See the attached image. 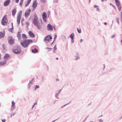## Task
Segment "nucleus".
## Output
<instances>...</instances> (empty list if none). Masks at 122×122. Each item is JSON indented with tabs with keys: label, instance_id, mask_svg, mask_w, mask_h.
Wrapping results in <instances>:
<instances>
[{
	"label": "nucleus",
	"instance_id": "nucleus-38",
	"mask_svg": "<svg viewBox=\"0 0 122 122\" xmlns=\"http://www.w3.org/2000/svg\"><path fill=\"white\" fill-rule=\"evenodd\" d=\"M74 38H71V42L73 43H74Z\"/></svg>",
	"mask_w": 122,
	"mask_h": 122
},
{
	"label": "nucleus",
	"instance_id": "nucleus-58",
	"mask_svg": "<svg viewBox=\"0 0 122 122\" xmlns=\"http://www.w3.org/2000/svg\"><path fill=\"white\" fill-rule=\"evenodd\" d=\"M89 117V116H88L87 117H86V118H85V120H86L87 118Z\"/></svg>",
	"mask_w": 122,
	"mask_h": 122
},
{
	"label": "nucleus",
	"instance_id": "nucleus-49",
	"mask_svg": "<svg viewBox=\"0 0 122 122\" xmlns=\"http://www.w3.org/2000/svg\"><path fill=\"white\" fill-rule=\"evenodd\" d=\"M40 1H41L42 2H43L44 3L45 2V0H40Z\"/></svg>",
	"mask_w": 122,
	"mask_h": 122
},
{
	"label": "nucleus",
	"instance_id": "nucleus-11",
	"mask_svg": "<svg viewBox=\"0 0 122 122\" xmlns=\"http://www.w3.org/2000/svg\"><path fill=\"white\" fill-rule=\"evenodd\" d=\"M53 26H52L51 24L49 23L47 25V30L49 31H52L53 30L52 29V27Z\"/></svg>",
	"mask_w": 122,
	"mask_h": 122
},
{
	"label": "nucleus",
	"instance_id": "nucleus-43",
	"mask_svg": "<svg viewBox=\"0 0 122 122\" xmlns=\"http://www.w3.org/2000/svg\"><path fill=\"white\" fill-rule=\"evenodd\" d=\"M15 107H11V110L12 111H13L15 109Z\"/></svg>",
	"mask_w": 122,
	"mask_h": 122
},
{
	"label": "nucleus",
	"instance_id": "nucleus-41",
	"mask_svg": "<svg viewBox=\"0 0 122 122\" xmlns=\"http://www.w3.org/2000/svg\"><path fill=\"white\" fill-rule=\"evenodd\" d=\"M26 24L27 25L26 27H28V26H29V22H26Z\"/></svg>",
	"mask_w": 122,
	"mask_h": 122
},
{
	"label": "nucleus",
	"instance_id": "nucleus-25",
	"mask_svg": "<svg viewBox=\"0 0 122 122\" xmlns=\"http://www.w3.org/2000/svg\"><path fill=\"white\" fill-rule=\"evenodd\" d=\"M12 105H11V107H15V103L13 101H12Z\"/></svg>",
	"mask_w": 122,
	"mask_h": 122
},
{
	"label": "nucleus",
	"instance_id": "nucleus-4",
	"mask_svg": "<svg viewBox=\"0 0 122 122\" xmlns=\"http://www.w3.org/2000/svg\"><path fill=\"white\" fill-rule=\"evenodd\" d=\"M7 15H4L2 18V21L1 24L4 26L7 25V24L8 20H7Z\"/></svg>",
	"mask_w": 122,
	"mask_h": 122
},
{
	"label": "nucleus",
	"instance_id": "nucleus-42",
	"mask_svg": "<svg viewBox=\"0 0 122 122\" xmlns=\"http://www.w3.org/2000/svg\"><path fill=\"white\" fill-rule=\"evenodd\" d=\"M58 95H56H56H55V97H56V98L57 99H59V98L58 97Z\"/></svg>",
	"mask_w": 122,
	"mask_h": 122
},
{
	"label": "nucleus",
	"instance_id": "nucleus-8",
	"mask_svg": "<svg viewBox=\"0 0 122 122\" xmlns=\"http://www.w3.org/2000/svg\"><path fill=\"white\" fill-rule=\"evenodd\" d=\"M52 39V38L50 35H48L46 36L44 38V41H49L50 40Z\"/></svg>",
	"mask_w": 122,
	"mask_h": 122
},
{
	"label": "nucleus",
	"instance_id": "nucleus-5",
	"mask_svg": "<svg viewBox=\"0 0 122 122\" xmlns=\"http://www.w3.org/2000/svg\"><path fill=\"white\" fill-rule=\"evenodd\" d=\"M22 12V11L20 10L18 13V15L17 16V24L18 25L20 24Z\"/></svg>",
	"mask_w": 122,
	"mask_h": 122
},
{
	"label": "nucleus",
	"instance_id": "nucleus-63",
	"mask_svg": "<svg viewBox=\"0 0 122 122\" xmlns=\"http://www.w3.org/2000/svg\"><path fill=\"white\" fill-rule=\"evenodd\" d=\"M121 19H122V12H121Z\"/></svg>",
	"mask_w": 122,
	"mask_h": 122
},
{
	"label": "nucleus",
	"instance_id": "nucleus-17",
	"mask_svg": "<svg viewBox=\"0 0 122 122\" xmlns=\"http://www.w3.org/2000/svg\"><path fill=\"white\" fill-rule=\"evenodd\" d=\"M16 12V9L15 8L13 9L12 10V15L13 16H14L15 15Z\"/></svg>",
	"mask_w": 122,
	"mask_h": 122
},
{
	"label": "nucleus",
	"instance_id": "nucleus-16",
	"mask_svg": "<svg viewBox=\"0 0 122 122\" xmlns=\"http://www.w3.org/2000/svg\"><path fill=\"white\" fill-rule=\"evenodd\" d=\"M32 84V82H31V81H30L29 83L27 86L28 89V90H30L31 85Z\"/></svg>",
	"mask_w": 122,
	"mask_h": 122
},
{
	"label": "nucleus",
	"instance_id": "nucleus-15",
	"mask_svg": "<svg viewBox=\"0 0 122 122\" xmlns=\"http://www.w3.org/2000/svg\"><path fill=\"white\" fill-rule=\"evenodd\" d=\"M10 56V55L8 54H5L4 56V59L5 60H7Z\"/></svg>",
	"mask_w": 122,
	"mask_h": 122
},
{
	"label": "nucleus",
	"instance_id": "nucleus-40",
	"mask_svg": "<svg viewBox=\"0 0 122 122\" xmlns=\"http://www.w3.org/2000/svg\"><path fill=\"white\" fill-rule=\"evenodd\" d=\"M58 0H53V3H58Z\"/></svg>",
	"mask_w": 122,
	"mask_h": 122
},
{
	"label": "nucleus",
	"instance_id": "nucleus-60",
	"mask_svg": "<svg viewBox=\"0 0 122 122\" xmlns=\"http://www.w3.org/2000/svg\"><path fill=\"white\" fill-rule=\"evenodd\" d=\"M83 41V40H82V39H81L80 40V42L81 43L82 41Z\"/></svg>",
	"mask_w": 122,
	"mask_h": 122
},
{
	"label": "nucleus",
	"instance_id": "nucleus-37",
	"mask_svg": "<svg viewBox=\"0 0 122 122\" xmlns=\"http://www.w3.org/2000/svg\"><path fill=\"white\" fill-rule=\"evenodd\" d=\"M54 49L55 50H56L57 49V47H56V44L55 45L54 47Z\"/></svg>",
	"mask_w": 122,
	"mask_h": 122
},
{
	"label": "nucleus",
	"instance_id": "nucleus-26",
	"mask_svg": "<svg viewBox=\"0 0 122 122\" xmlns=\"http://www.w3.org/2000/svg\"><path fill=\"white\" fill-rule=\"evenodd\" d=\"M13 27H12L11 28H10L9 29V31L11 32L12 33H13Z\"/></svg>",
	"mask_w": 122,
	"mask_h": 122
},
{
	"label": "nucleus",
	"instance_id": "nucleus-47",
	"mask_svg": "<svg viewBox=\"0 0 122 122\" xmlns=\"http://www.w3.org/2000/svg\"><path fill=\"white\" fill-rule=\"evenodd\" d=\"M14 115V113L13 114H12V113H11L10 116V117L11 118L12 117V116H13Z\"/></svg>",
	"mask_w": 122,
	"mask_h": 122
},
{
	"label": "nucleus",
	"instance_id": "nucleus-45",
	"mask_svg": "<svg viewBox=\"0 0 122 122\" xmlns=\"http://www.w3.org/2000/svg\"><path fill=\"white\" fill-rule=\"evenodd\" d=\"M24 20V18H23L21 19V24L23 23V22Z\"/></svg>",
	"mask_w": 122,
	"mask_h": 122
},
{
	"label": "nucleus",
	"instance_id": "nucleus-46",
	"mask_svg": "<svg viewBox=\"0 0 122 122\" xmlns=\"http://www.w3.org/2000/svg\"><path fill=\"white\" fill-rule=\"evenodd\" d=\"M46 49H51V50H52V48H49V47H46Z\"/></svg>",
	"mask_w": 122,
	"mask_h": 122
},
{
	"label": "nucleus",
	"instance_id": "nucleus-30",
	"mask_svg": "<svg viewBox=\"0 0 122 122\" xmlns=\"http://www.w3.org/2000/svg\"><path fill=\"white\" fill-rule=\"evenodd\" d=\"M116 20H117V22L118 23L119 25V18L118 17H117L116 18Z\"/></svg>",
	"mask_w": 122,
	"mask_h": 122
},
{
	"label": "nucleus",
	"instance_id": "nucleus-39",
	"mask_svg": "<svg viewBox=\"0 0 122 122\" xmlns=\"http://www.w3.org/2000/svg\"><path fill=\"white\" fill-rule=\"evenodd\" d=\"M76 56H75V57L77 56H79V54L78 52H76Z\"/></svg>",
	"mask_w": 122,
	"mask_h": 122
},
{
	"label": "nucleus",
	"instance_id": "nucleus-29",
	"mask_svg": "<svg viewBox=\"0 0 122 122\" xmlns=\"http://www.w3.org/2000/svg\"><path fill=\"white\" fill-rule=\"evenodd\" d=\"M2 47L5 50L6 48V46L4 44H3L2 45Z\"/></svg>",
	"mask_w": 122,
	"mask_h": 122
},
{
	"label": "nucleus",
	"instance_id": "nucleus-28",
	"mask_svg": "<svg viewBox=\"0 0 122 122\" xmlns=\"http://www.w3.org/2000/svg\"><path fill=\"white\" fill-rule=\"evenodd\" d=\"M71 101H70L69 103L66 104H65V105H63V106H62L61 108H64V107L65 106L68 105L69 104H70L71 102Z\"/></svg>",
	"mask_w": 122,
	"mask_h": 122
},
{
	"label": "nucleus",
	"instance_id": "nucleus-53",
	"mask_svg": "<svg viewBox=\"0 0 122 122\" xmlns=\"http://www.w3.org/2000/svg\"><path fill=\"white\" fill-rule=\"evenodd\" d=\"M97 11H98L99 12H100V9H99V8H97Z\"/></svg>",
	"mask_w": 122,
	"mask_h": 122
},
{
	"label": "nucleus",
	"instance_id": "nucleus-3",
	"mask_svg": "<svg viewBox=\"0 0 122 122\" xmlns=\"http://www.w3.org/2000/svg\"><path fill=\"white\" fill-rule=\"evenodd\" d=\"M21 48L20 46L16 45L14 46L13 48V52L16 54H18L21 53Z\"/></svg>",
	"mask_w": 122,
	"mask_h": 122
},
{
	"label": "nucleus",
	"instance_id": "nucleus-61",
	"mask_svg": "<svg viewBox=\"0 0 122 122\" xmlns=\"http://www.w3.org/2000/svg\"><path fill=\"white\" fill-rule=\"evenodd\" d=\"M109 4L110 5L112 6H113L114 5H113L111 3H110Z\"/></svg>",
	"mask_w": 122,
	"mask_h": 122
},
{
	"label": "nucleus",
	"instance_id": "nucleus-52",
	"mask_svg": "<svg viewBox=\"0 0 122 122\" xmlns=\"http://www.w3.org/2000/svg\"><path fill=\"white\" fill-rule=\"evenodd\" d=\"M99 122H103V120L102 119H100L99 120Z\"/></svg>",
	"mask_w": 122,
	"mask_h": 122
},
{
	"label": "nucleus",
	"instance_id": "nucleus-23",
	"mask_svg": "<svg viewBox=\"0 0 122 122\" xmlns=\"http://www.w3.org/2000/svg\"><path fill=\"white\" fill-rule=\"evenodd\" d=\"M22 38L24 40V39H26L27 38V37L26 36V35L24 34H22Z\"/></svg>",
	"mask_w": 122,
	"mask_h": 122
},
{
	"label": "nucleus",
	"instance_id": "nucleus-10",
	"mask_svg": "<svg viewBox=\"0 0 122 122\" xmlns=\"http://www.w3.org/2000/svg\"><path fill=\"white\" fill-rule=\"evenodd\" d=\"M42 19L45 22H46V19L47 18V14L45 12H43L42 15Z\"/></svg>",
	"mask_w": 122,
	"mask_h": 122
},
{
	"label": "nucleus",
	"instance_id": "nucleus-21",
	"mask_svg": "<svg viewBox=\"0 0 122 122\" xmlns=\"http://www.w3.org/2000/svg\"><path fill=\"white\" fill-rule=\"evenodd\" d=\"M5 35V34L4 33L0 32V38H3L4 37Z\"/></svg>",
	"mask_w": 122,
	"mask_h": 122
},
{
	"label": "nucleus",
	"instance_id": "nucleus-22",
	"mask_svg": "<svg viewBox=\"0 0 122 122\" xmlns=\"http://www.w3.org/2000/svg\"><path fill=\"white\" fill-rule=\"evenodd\" d=\"M70 37V38H74V33H71V34L68 37V38Z\"/></svg>",
	"mask_w": 122,
	"mask_h": 122
},
{
	"label": "nucleus",
	"instance_id": "nucleus-51",
	"mask_svg": "<svg viewBox=\"0 0 122 122\" xmlns=\"http://www.w3.org/2000/svg\"><path fill=\"white\" fill-rule=\"evenodd\" d=\"M112 7L116 10H117V9H116L115 6H114V5H113V6Z\"/></svg>",
	"mask_w": 122,
	"mask_h": 122
},
{
	"label": "nucleus",
	"instance_id": "nucleus-32",
	"mask_svg": "<svg viewBox=\"0 0 122 122\" xmlns=\"http://www.w3.org/2000/svg\"><path fill=\"white\" fill-rule=\"evenodd\" d=\"M77 31L79 33H80L81 32V29H79L78 28H77Z\"/></svg>",
	"mask_w": 122,
	"mask_h": 122
},
{
	"label": "nucleus",
	"instance_id": "nucleus-33",
	"mask_svg": "<svg viewBox=\"0 0 122 122\" xmlns=\"http://www.w3.org/2000/svg\"><path fill=\"white\" fill-rule=\"evenodd\" d=\"M80 59V57L79 56H76V58L75 59V60L76 61H77V60H79Z\"/></svg>",
	"mask_w": 122,
	"mask_h": 122
},
{
	"label": "nucleus",
	"instance_id": "nucleus-19",
	"mask_svg": "<svg viewBox=\"0 0 122 122\" xmlns=\"http://www.w3.org/2000/svg\"><path fill=\"white\" fill-rule=\"evenodd\" d=\"M20 32L18 31V32L17 34V37H18V39H20L21 38V33Z\"/></svg>",
	"mask_w": 122,
	"mask_h": 122
},
{
	"label": "nucleus",
	"instance_id": "nucleus-12",
	"mask_svg": "<svg viewBox=\"0 0 122 122\" xmlns=\"http://www.w3.org/2000/svg\"><path fill=\"white\" fill-rule=\"evenodd\" d=\"M36 0H35L33 2L32 5V7L34 10H33L35 9L37 7V6L38 4V3L36 2Z\"/></svg>",
	"mask_w": 122,
	"mask_h": 122
},
{
	"label": "nucleus",
	"instance_id": "nucleus-20",
	"mask_svg": "<svg viewBox=\"0 0 122 122\" xmlns=\"http://www.w3.org/2000/svg\"><path fill=\"white\" fill-rule=\"evenodd\" d=\"M6 63V61L5 60L4 61L0 62V66H2L4 65Z\"/></svg>",
	"mask_w": 122,
	"mask_h": 122
},
{
	"label": "nucleus",
	"instance_id": "nucleus-64",
	"mask_svg": "<svg viewBox=\"0 0 122 122\" xmlns=\"http://www.w3.org/2000/svg\"><path fill=\"white\" fill-rule=\"evenodd\" d=\"M104 24L105 25H107V23L106 22H105L104 23Z\"/></svg>",
	"mask_w": 122,
	"mask_h": 122
},
{
	"label": "nucleus",
	"instance_id": "nucleus-9",
	"mask_svg": "<svg viewBox=\"0 0 122 122\" xmlns=\"http://www.w3.org/2000/svg\"><path fill=\"white\" fill-rule=\"evenodd\" d=\"M31 9H29L27 10V11H25V17L27 18L28 17L30 14L31 12Z\"/></svg>",
	"mask_w": 122,
	"mask_h": 122
},
{
	"label": "nucleus",
	"instance_id": "nucleus-27",
	"mask_svg": "<svg viewBox=\"0 0 122 122\" xmlns=\"http://www.w3.org/2000/svg\"><path fill=\"white\" fill-rule=\"evenodd\" d=\"M24 0H20V5L21 6V7L22 6V5L23 4V2Z\"/></svg>",
	"mask_w": 122,
	"mask_h": 122
},
{
	"label": "nucleus",
	"instance_id": "nucleus-18",
	"mask_svg": "<svg viewBox=\"0 0 122 122\" xmlns=\"http://www.w3.org/2000/svg\"><path fill=\"white\" fill-rule=\"evenodd\" d=\"M31 50L32 52L34 53L38 51V50L36 48H35L34 49H32Z\"/></svg>",
	"mask_w": 122,
	"mask_h": 122
},
{
	"label": "nucleus",
	"instance_id": "nucleus-48",
	"mask_svg": "<svg viewBox=\"0 0 122 122\" xmlns=\"http://www.w3.org/2000/svg\"><path fill=\"white\" fill-rule=\"evenodd\" d=\"M94 7L95 8H96V7H97H97H98V8H99V6H98L96 5H94Z\"/></svg>",
	"mask_w": 122,
	"mask_h": 122
},
{
	"label": "nucleus",
	"instance_id": "nucleus-31",
	"mask_svg": "<svg viewBox=\"0 0 122 122\" xmlns=\"http://www.w3.org/2000/svg\"><path fill=\"white\" fill-rule=\"evenodd\" d=\"M39 87L40 86L39 85H36L35 86V90L36 89L39 88Z\"/></svg>",
	"mask_w": 122,
	"mask_h": 122
},
{
	"label": "nucleus",
	"instance_id": "nucleus-35",
	"mask_svg": "<svg viewBox=\"0 0 122 122\" xmlns=\"http://www.w3.org/2000/svg\"><path fill=\"white\" fill-rule=\"evenodd\" d=\"M37 103L36 102H35V103H34L33 105L32 106V109L35 106V105H37Z\"/></svg>",
	"mask_w": 122,
	"mask_h": 122
},
{
	"label": "nucleus",
	"instance_id": "nucleus-13",
	"mask_svg": "<svg viewBox=\"0 0 122 122\" xmlns=\"http://www.w3.org/2000/svg\"><path fill=\"white\" fill-rule=\"evenodd\" d=\"M10 0H7L5 1L3 4L4 6H8L10 4Z\"/></svg>",
	"mask_w": 122,
	"mask_h": 122
},
{
	"label": "nucleus",
	"instance_id": "nucleus-34",
	"mask_svg": "<svg viewBox=\"0 0 122 122\" xmlns=\"http://www.w3.org/2000/svg\"><path fill=\"white\" fill-rule=\"evenodd\" d=\"M62 89H60V90L59 91V92H58L56 94V95H58L61 92V90H62Z\"/></svg>",
	"mask_w": 122,
	"mask_h": 122
},
{
	"label": "nucleus",
	"instance_id": "nucleus-2",
	"mask_svg": "<svg viewBox=\"0 0 122 122\" xmlns=\"http://www.w3.org/2000/svg\"><path fill=\"white\" fill-rule=\"evenodd\" d=\"M33 42V40L31 39H27L24 41L21 40L20 42L21 45L24 48L27 47L30 43Z\"/></svg>",
	"mask_w": 122,
	"mask_h": 122
},
{
	"label": "nucleus",
	"instance_id": "nucleus-59",
	"mask_svg": "<svg viewBox=\"0 0 122 122\" xmlns=\"http://www.w3.org/2000/svg\"><path fill=\"white\" fill-rule=\"evenodd\" d=\"M55 41H53V42L51 44V45H52L54 43Z\"/></svg>",
	"mask_w": 122,
	"mask_h": 122
},
{
	"label": "nucleus",
	"instance_id": "nucleus-54",
	"mask_svg": "<svg viewBox=\"0 0 122 122\" xmlns=\"http://www.w3.org/2000/svg\"><path fill=\"white\" fill-rule=\"evenodd\" d=\"M19 0H16L15 1V2L16 3H18L19 1Z\"/></svg>",
	"mask_w": 122,
	"mask_h": 122
},
{
	"label": "nucleus",
	"instance_id": "nucleus-62",
	"mask_svg": "<svg viewBox=\"0 0 122 122\" xmlns=\"http://www.w3.org/2000/svg\"><path fill=\"white\" fill-rule=\"evenodd\" d=\"M56 81H59V79H58L57 78L56 80Z\"/></svg>",
	"mask_w": 122,
	"mask_h": 122
},
{
	"label": "nucleus",
	"instance_id": "nucleus-44",
	"mask_svg": "<svg viewBox=\"0 0 122 122\" xmlns=\"http://www.w3.org/2000/svg\"><path fill=\"white\" fill-rule=\"evenodd\" d=\"M53 29L54 30H56V28L55 27V26H53V27H52V29Z\"/></svg>",
	"mask_w": 122,
	"mask_h": 122
},
{
	"label": "nucleus",
	"instance_id": "nucleus-1",
	"mask_svg": "<svg viewBox=\"0 0 122 122\" xmlns=\"http://www.w3.org/2000/svg\"><path fill=\"white\" fill-rule=\"evenodd\" d=\"M34 18L33 20L32 23L34 25L36 26L39 30H40L41 28V26L40 25L38 20V18L36 14L35 13L34 15Z\"/></svg>",
	"mask_w": 122,
	"mask_h": 122
},
{
	"label": "nucleus",
	"instance_id": "nucleus-14",
	"mask_svg": "<svg viewBox=\"0 0 122 122\" xmlns=\"http://www.w3.org/2000/svg\"><path fill=\"white\" fill-rule=\"evenodd\" d=\"M28 34L29 35L30 37H32V38L35 37V36L34 34L31 31H29L28 32Z\"/></svg>",
	"mask_w": 122,
	"mask_h": 122
},
{
	"label": "nucleus",
	"instance_id": "nucleus-36",
	"mask_svg": "<svg viewBox=\"0 0 122 122\" xmlns=\"http://www.w3.org/2000/svg\"><path fill=\"white\" fill-rule=\"evenodd\" d=\"M57 36V35L56 34H55L54 36V40L53 41H55L56 39Z\"/></svg>",
	"mask_w": 122,
	"mask_h": 122
},
{
	"label": "nucleus",
	"instance_id": "nucleus-7",
	"mask_svg": "<svg viewBox=\"0 0 122 122\" xmlns=\"http://www.w3.org/2000/svg\"><path fill=\"white\" fill-rule=\"evenodd\" d=\"M116 4L119 11L121 10V8L120 2L118 0H115Z\"/></svg>",
	"mask_w": 122,
	"mask_h": 122
},
{
	"label": "nucleus",
	"instance_id": "nucleus-24",
	"mask_svg": "<svg viewBox=\"0 0 122 122\" xmlns=\"http://www.w3.org/2000/svg\"><path fill=\"white\" fill-rule=\"evenodd\" d=\"M31 0H28L27 2L25 4V6L26 7L30 4Z\"/></svg>",
	"mask_w": 122,
	"mask_h": 122
},
{
	"label": "nucleus",
	"instance_id": "nucleus-6",
	"mask_svg": "<svg viewBox=\"0 0 122 122\" xmlns=\"http://www.w3.org/2000/svg\"><path fill=\"white\" fill-rule=\"evenodd\" d=\"M8 42L10 45H12L15 43L14 39L12 37L10 36L8 37Z\"/></svg>",
	"mask_w": 122,
	"mask_h": 122
},
{
	"label": "nucleus",
	"instance_id": "nucleus-55",
	"mask_svg": "<svg viewBox=\"0 0 122 122\" xmlns=\"http://www.w3.org/2000/svg\"><path fill=\"white\" fill-rule=\"evenodd\" d=\"M103 66H104V67L103 68V70H104V69H105V64H103Z\"/></svg>",
	"mask_w": 122,
	"mask_h": 122
},
{
	"label": "nucleus",
	"instance_id": "nucleus-50",
	"mask_svg": "<svg viewBox=\"0 0 122 122\" xmlns=\"http://www.w3.org/2000/svg\"><path fill=\"white\" fill-rule=\"evenodd\" d=\"M115 36V35H112L111 36V37L112 39H113L114 37Z\"/></svg>",
	"mask_w": 122,
	"mask_h": 122
},
{
	"label": "nucleus",
	"instance_id": "nucleus-57",
	"mask_svg": "<svg viewBox=\"0 0 122 122\" xmlns=\"http://www.w3.org/2000/svg\"><path fill=\"white\" fill-rule=\"evenodd\" d=\"M2 121L3 122H5V121L6 120L5 119H4V120H2Z\"/></svg>",
	"mask_w": 122,
	"mask_h": 122
},
{
	"label": "nucleus",
	"instance_id": "nucleus-56",
	"mask_svg": "<svg viewBox=\"0 0 122 122\" xmlns=\"http://www.w3.org/2000/svg\"><path fill=\"white\" fill-rule=\"evenodd\" d=\"M59 119V118H58V119H56L55 120L53 121L52 122H54L55 121H57V120Z\"/></svg>",
	"mask_w": 122,
	"mask_h": 122
}]
</instances>
